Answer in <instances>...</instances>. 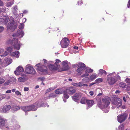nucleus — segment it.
<instances>
[{
  "label": "nucleus",
  "instance_id": "680f3d73",
  "mask_svg": "<svg viewBox=\"0 0 130 130\" xmlns=\"http://www.w3.org/2000/svg\"><path fill=\"white\" fill-rule=\"evenodd\" d=\"M27 12V10H25L23 11V13L24 14H26Z\"/></svg>",
  "mask_w": 130,
  "mask_h": 130
},
{
  "label": "nucleus",
  "instance_id": "423d86ee",
  "mask_svg": "<svg viewBox=\"0 0 130 130\" xmlns=\"http://www.w3.org/2000/svg\"><path fill=\"white\" fill-rule=\"evenodd\" d=\"M12 43L14 48L18 50L20 49V45L19 42H18V39L13 38L12 41Z\"/></svg>",
  "mask_w": 130,
  "mask_h": 130
},
{
  "label": "nucleus",
  "instance_id": "c85d7f7f",
  "mask_svg": "<svg viewBox=\"0 0 130 130\" xmlns=\"http://www.w3.org/2000/svg\"><path fill=\"white\" fill-rule=\"evenodd\" d=\"M87 100L85 98H82L80 100V103L82 104H85Z\"/></svg>",
  "mask_w": 130,
  "mask_h": 130
},
{
  "label": "nucleus",
  "instance_id": "aec40b11",
  "mask_svg": "<svg viewBox=\"0 0 130 130\" xmlns=\"http://www.w3.org/2000/svg\"><path fill=\"white\" fill-rule=\"evenodd\" d=\"M19 51H16L14 52L11 53L10 55L11 56H15L17 58H18L19 56Z\"/></svg>",
  "mask_w": 130,
  "mask_h": 130
},
{
  "label": "nucleus",
  "instance_id": "4c0bfd02",
  "mask_svg": "<svg viewBox=\"0 0 130 130\" xmlns=\"http://www.w3.org/2000/svg\"><path fill=\"white\" fill-rule=\"evenodd\" d=\"M96 77V75L95 74H93L91 76L90 78L92 80H94Z\"/></svg>",
  "mask_w": 130,
  "mask_h": 130
},
{
  "label": "nucleus",
  "instance_id": "c9c22d12",
  "mask_svg": "<svg viewBox=\"0 0 130 130\" xmlns=\"http://www.w3.org/2000/svg\"><path fill=\"white\" fill-rule=\"evenodd\" d=\"M119 86L120 87L122 88H124L126 86V84L125 83H121L119 84Z\"/></svg>",
  "mask_w": 130,
  "mask_h": 130
},
{
  "label": "nucleus",
  "instance_id": "2f4dec72",
  "mask_svg": "<svg viewBox=\"0 0 130 130\" xmlns=\"http://www.w3.org/2000/svg\"><path fill=\"white\" fill-rule=\"evenodd\" d=\"M89 78L87 77H86L83 79V81L85 83H86L89 82Z\"/></svg>",
  "mask_w": 130,
  "mask_h": 130
},
{
  "label": "nucleus",
  "instance_id": "5fc2aeb1",
  "mask_svg": "<svg viewBox=\"0 0 130 130\" xmlns=\"http://www.w3.org/2000/svg\"><path fill=\"white\" fill-rule=\"evenodd\" d=\"M21 27L20 28H21V29H22L24 28V24L23 23H21Z\"/></svg>",
  "mask_w": 130,
  "mask_h": 130
},
{
  "label": "nucleus",
  "instance_id": "864d4df0",
  "mask_svg": "<svg viewBox=\"0 0 130 130\" xmlns=\"http://www.w3.org/2000/svg\"><path fill=\"white\" fill-rule=\"evenodd\" d=\"M3 5V2L0 0V6H2Z\"/></svg>",
  "mask_w": 130,
  "mask_h": 130
},
{
  "label": "nucleus",
  "instance_id": "603ef678",
  "mask_svg": "<svg viewBox=\"0 0 130 130\" xmlns=\"http://www.w3.org/2000/svg\"><path fill=\"white\" fill-rule=\"evenodd\" d=\"M4 52V49H1L0 50V54L3 53Z\"/></svg>",
  "mask_w": 130,
  "mask_h": 130
},
{
  "label": "nucleus",
  "instance_id": "5701e85b",
  "mask_svg": "<svg viewBox=\"0 0 130 130\" xmlns=\"http://www.w3.org/2000/svg\"><path fill=\"white\" fill-rule=\"evenodd\" d=\"M21 109V107L17 105H13L12 107V110L14 111H17Z\"/></svg>",
  "mask_w": 130,
  "mask_h": 130
},
{
  "label": "nucleus",
  "instance_id": "9b49d317",
  "mask_svg": "<svg viewBox=\"0 0 130 130\" xmlns=\"http://www.w3.org/2000/svg\"><path fill=\"white\" fill-rule=\"evenodd\" d=\"M113 103L115 105L120 106L122 105V99L118 98H117L113 101Z\"/></svg>",
  "mask_w": 130,
  "mask_h": 130
},
{
  "label": "nucleus",
  "instance_id": "72a5a7b5",
  "mask_svg": "<svg viewBox=\"0 0 130 130\" xmlns=\"http://www.w3.org/2000/svg\"><path fill=\"white\" fill-rule=\"evenodd\" d=\"M124 124H122L118 127V130H124Z\"/></svg>",
  "mask_w": 130,
  "mask_h": 130
},
{
  "label": "nucleus",
  "instance_id": "f03ea898",
  "mask_svg": "<svg viewBox=\"0 0 130 130\" xmlns=\"http://www.w3.org/2000/svg\"><path fill=\"white\" fill-rule=\"evenodd\" d=\"M10 22L7 26V29H10L13 31L17 28V26L14 23V19L12 17H10L9 19Z\"/></svg>",
  "mask_w": 130,
  "mask_h": 130
},
{
  "label": "nucleus",
  "instance_id": "79ce46f5",
  "mask_svg": "<svg viewBox=\"0 0 130 130\" xmlns=\"http://www.w3.org/2000/svg\"><path fill=\"white\" fill-rule=\"evenodd\" d=\"M17 9H14L13 10V12L14 14L17 16Z\"/></svg>",
  "mask_w": 130,
  "mask_h": 130
},
{
  "label": "nucleus",
  "instance_id": "37998d69",
  "mask_svg": "<svg viewBox=\"0 0 130 130\" xmlns=\"http://www.w3.org/2000/svg\"><path fill=\"white\" fill-rule=\"evenodd\" d=\"M89 75V74L87 73H86L85 74H84L83 75H82L81 76V77H87Z\"/></svg>",
  "mask_w": 130,
  "mask_h": 130
},
{
  "label": "nucleus",
  "instance_id": "a878e982",
  "mask_svg": "<svg viewBox=\"0 0 130 130\" xmlns=\"http://www.w3.org/2000/svg\"><path fill=\"white\" fill-rule=\"evenodd\" d=\"M99 74L101 75L104 74L106 75L107 73L106 71L103 69H100L99 70Z\"/></svg>",
  "mask_w": 130,
  "mask_h": 130
},
{
  "label": "nucleus",
  "instance_id": "4d7b16f0",
  "mask_svg": "<svg viewBox=\"0 0 130 130\" xmlns=\"http://www.w3.org/2000/svg\"><path fill=\"white\" fill-rule=\"evenodd\" d=\"M11 91L10 90H7L6 91V93H11Z\"/></svg>",
  "mask_w": 130,
  "mask_h": 130
},
{
  "label": "nucleus",
  "instance_id": "3c124183",
  "mask_svg": "<svg viewBox=\"0 0 130 130\" xmlns=\"http://www.w3.org/2000/svg\"><path fill=\"white\" fill-rule=\"evenodd\" d=\"M127 6L128 8H130V0H129Z\"/></svg>",
  "mask_w": 130,
  "mask_h": 130
},
{
  "label": "nucleus",
  "instance_id": "9d476101",
  "mask_svg": "<svg viewBox=\"0 0 130 130\" xmlns=\"http://www.w3.org/2000/svg\"><path fill=\"white\" fill-rule=\"evenodd\" d=\"M66 90L68 94L71 95H72L76 92L75 88L73 87H68Z\"/></svg>",
  "mask_w": 130,
  "mask_h": 130
},
{
  "label": "nucleus",
  "instance_id": "cd10ccee",
  "mask_svg": "<svg viewBox=\"0 0 130 130\" xmlns=\"http://www.w3.org/2000/svg\"><path fill=\"white\" fill-rule=\"evenodd\" d=\"M84 70H83L81 69L80 68H78L76 70V72L78 75H81L82 73L83 72Z\"/></svg>",
  "mask_w": 130,
  "mask_h": 130
},
{
  "label": "nucleus",
  "instance_id": "a18cd8bd",
  "mask_svg": "<svg viewBox=\"0 0 130 130\" xmlns=\"http://www.w3.org/2000/svg\"><path fill=\"white\" fill-rule=\"evenodd\" d=\"M62 64L63 66H67V64L65 61H64L62 62Z\"/></svg>",
  "mask_w": 130,
  "mask_h": 130
},
{
  "label": "nucleus",
  "instance_id": "c756f323",
  "mask_svg": "<svg viewBox=\"0 0 130 130\" xmlns=\"http://www.w3.org/2000/svg\"><path fill=\"white\" fill-rule=\"evenodd\" d=\"M17 70L19 72H23L24 71L23 68L21 66L18 67L17 68Z\"/></svg>",
  "mask_w": 130,
  "mask_h": 130
},
{
  "label": "nucleus",
  "instance_id": "7ed1b4c3",
  "mask_svg": "<svg viewBox=\"0 0 130 130\" xmlns=\"http://www.w3.org/2000/svg\"><path fill=\"white\" fill-rule=\"evenodd\" d=\"M36 69L39 71L42 72L43 74H45L48 73L47 68L44 66H41L40 63H38L35 65Z\"/></svg>",
  "mask_w": 130,
  "mask_h": 130
},
{
  "label": "nucleus",
  "instance_id": "de8ad7c7",
  "mask_svg": "<svg viewBox=\"0 0 130 130\" xmlns=\"http://www.w3.org/2000/svg\"><path fill=\"white\" fill-rule=\"evenodd\" d=\"M15 93L16 94L19 95H21V93L19 92L18 91H15Z\"/></svg>",
  "mask_w": 130,
  "mask_h": 130
},
{
  "label": "nucleus",
  "instance_id": "bf43d9fd",
  "mask_svg": "<svg viewBox=\"0 0 130 130\" xmlns=\"http://www.w3.org/2000/svg\"><path fill=\"white\" fill-rule=\"evenodd\" d=\"M21 75L22 76V77H24L26 76V75L24 74H21Z\"/></svg>",
  "mask_w": 130,
  "mask_h": 130
},
{
  "label": "nucleus",
  "instance_id": "7c9ffc66",
  "mask_svg": "<svg viewBox=\"0 0 130 130\" xmlns=\"http://www.w3.org/2000/svg\"><path fill=\"white\" fill-rule=\"evenodd\" d=\"M26 80V78L24 77H20L18 79V80L20 82H24Z\"/></svg>",
  "mask_w": 130,
  "mask_h": 130
},
{
  "label": "nucleus",
  "instance_id": "338daca9",
  "mask_svg": "<svg viewBox=\"0 0 130 130\" xmlns=\"http://www.w3.org/2000/svg\"><path fill=\"white\" fill-rule=\"evenodd\" d=\"M73 48L75 50H77L78 49V47L76 46H74L73 47Z\"/></svg>",
  "mask_w": 130,
  "mask_h": 130
},
{
  "label": "nucleus",
  "instance_id": "2eb2a0df",
  "mask_svg": "<svg viewBox=\"0 0 130 130\" xmlns=\"http://www.w3.org/2000/svg\"><path fill=\"white\" fill-rule=\"evenodd\" d=\"M103 103L104 105V107H107L109 105L110 101L109 98H103L102 99Z\"/></svg>",
  "mask_w": 130,
  "mask_h": 130
},
{
  "label": "nucleus",
  "instance_id": "393cba45",
  "mask_svg": "<svg viewBox=\"0 0 130 130\" xmlns=\"http://www.w3.org/2000/svg\"><path fill=\"white\" fill-rule=\"evenodd\" d=\"M61 61L59 59H56V61L55 63V66H56V68L58 70L60 68V65L59 63H60Z\"/></svg>",
  "mask_w": 130,
  "mask_h": 130
},
{
  "label": "nucleus",
  "instance_id": "f3484780",
  "mask_svg": "<svg viewBox=\"0 0 130 130\" xmlns=\"http://www.w3.org/2000/svg\"><path fill=\"white\" fill-rule=\"evenodd\" d=\"M11 108V106L10 105H5L2 108V110L3 112L5 113L9 110Z\"/></svg>",
  "mask_w": 130,
  "mask_h": 130
},
{
  "label": "nucleus",
  "instance_id": "f257e3e1",
  "mask_svg": "<svg viewBox=\"0 0 130 130\" xmlns=\"http://www.w3.org/2000/svg\"><path fill=\"white\" fill-rule=\"evenodd\" d=\"M120 79V77L119 75L112 77H107L106 82L109 85H113L114 84L118 79Z\"/></svg>",
  "mask_w": 130,
  "mask_h": 130
},
{
  "label": "nucleus",
  "instance_id": "a19ab883",
  "mask_svg": "<svg viewBox=\"0 0 130 130\" xmlns=\"http://www.w3.org/2000/svg\"><path fill=\"white\" fill-rule=\"evenodd\" d=\"M5 82V80L2 78L0 77V84H2Z\"/></svg>",
  "mask_w": 130,
  "mask_h": 130
},
{
  "label": "nucleus",
  "instance_id": "e433bc0d",
  "mask_svg": "<svg viewBox=\"0 0 130 130\" xmlns=\"http://www.w3.org/2000/svg\"><path fill=\"white\" fill-rule=\"evenodd\" d=\"M93 71V70L91 69L90 68H89L86 70V72L88 73H91Z\"/></svg>",
  "mask_w": 130,
  "mask_h": 130
},
{
  "label": "nucleus",
  "instance_id": "0eeeda50",
  "mask_svg": "<svg viewBox=\"0 0 130 130\" xmlns=\"http://www.w3.org/2000/svg\"><path fill=\"white\" fill-rule=\"evenodd\" d=\"M25 72L27 74H34L36 71L33 67L29 65H27L26 67Z\"/></svg>",
  "mask_w": 130,
  "mask_h": 130
},
{
  "label": "nucleus",
  "instance_id": "6e6552de",
  "mask_svg": "<svg viewBox=\"0 0 130 130\" xmlns=\"http://www.w3.org/2000/svg\"><path fill=\"white\" fill-rule=\"evenodd\" d=\"M69 41L67 38H63L61 42V45L63 48H65L69 45Z\"/></svg>",
  "mask_w": 130,
  "mask_h": 130
},
{
  "label": "nucleus",
  "instance_id": "dca6fc26",
  "mask_svg": "<svg viewBox=\"0 0 130 130\" xmlns=\"http://www.w3.org/2000/svg\"><path fill=\"white\" fill-rule=\"evenodd\" d=\"M7 120L0 117V127L4 126Z\"/></svg>",
  "mask_w": 130,
  "mask_h": 130
},
{
  "label": "nucleus",
  "instance_id": "8fccbe9b",
  "mask_svg": "<svg viewBox=\"0 0 130 130\" xmlns=\"http://www.w3.org/2000/svg\"><path fill=\"white\" fill-rule=\"evenodd\" d=\"M77 3L78 5H80L81 4H83L82 1L81 0L79 1Z\"/></svg>",
  "mask_w": 130,
  "mask_h": 130
},
{
  "label": "nucleus",
  "instance_id": "49530a36",
  "mask_svg": "<svg viewBox=\"0 0 130 130\" xmlns=\"http://www.w3.org/2000/svg\"><path fill=\"white\" fill-rule=\"evenodd\" d=\"M4 30V28L3 26L0 27V33L2 32Z\"/></svg>",
  "mask_w": 130,
  "mask_h": 130
},
{
  "label": "nucleus",
  "instance_id": "c03bdc74",
  "mask_svg": "<svg viewBox=\"0 0 130 130\" xmlns=\"http://www.w3.org/2000/svg\"><path fill=\"white\" fill-rule=\"evenodd\" d=\"M125 81L128 83L130 84V78H126L125 79Z\"/></svg>",
  "mask_w": 130,
  "mask_h": 130
},
{
  "label": "nucleus",
  "instance_id": "39448f33",
  "mask_svg": "<svg viewBox=\"0 0 130 130\" xmlns=\"http://www.w3.org/2000/svg\"><path fill=\"white\" fill-rule=\"evenodd\" d=\"M128 115L126 113H123L118 115L117 117V120L120 123L123 122L127 118Z\"/></svg>",
  "mask_w": 130,
  "mask_h": 130
},
{
  "label": "nucleus",
  "instance_id": "e2e57ef3",
  "mask_svg": "<svg viewBox=\"0 0 130 130\" xmlns=\"http://www.w3.org/2000/svg\"><path fill=\"white\" fill-rule=\"evenodd\" d=\"M51 90H52L50 88H49V89H48L47 90V92H49L51 91Z\"/></svg>",
  "mask_w": 130,
  "mask_h": 130
},
{
  "label": "nucleus",
  "instance_id": "473e14b6",
  "mask_svg": "<svg viewBox=\"0 0 130 130\" xmlns=\"http://www.w3.org/2000/svg\"><path fill=\"white\" fill-rule=\"evenodd\" d=\"M67 92H66V91H64L63 93V96L64 98L66 99H68L69 97V96L67 93Z\"/></svg>",
  "mask_w": 130,
  "mask_h": 130
},
{
  "label": "nucleus",
  "instance_id": "0e129e2a",
  "mask_svg": "<svg viewBox=\"0 0 130 130\" xmlns=\"http://www.w3.org/2000/svg\"><path fill=\"white\" fill-rule=\"evenodd\" d=\"M123 100H124V101L126 102V99H125V96H124L123 97Z\"/></svg>",
  "mask_w": 130,
  "mask_h": 130
},
{
  "label": "nucleus",
  "instance_id": "f8f14e48",
  "mask_svg": "<svg viewBox=\"0 0 130 130\" xmlns=\"http://www.w3.org/2000/svg\"><path fill=\"white\" fill-rule=\"evenodd\" d=\"M76 67H78V68H80L82 70H85L86 68V66L84 63L81 62L75 65Z\"/></svg>",
  "mask_w": 130,
  "mask_h": 130
},
{
  "label": "nucleus",
  "instance_id": "412c9836",
  "mask_svg": "<svg viewBox=\"0 0 130 130\" xmlns=\"http://www.w3.org/2000/svg\"><path fill=\"white\" fill-rule=\"evenodd\" d=\"M48 67L49 69L52 71H55L58 70L54 65L50 64L49 65Z\"/></svg>",
  "mask_w": 130,
  "mask_h": 130
},
{
  "label": "nucleus",
  "instance_id": "774afa93",
  "mask_svg": "<svg viewBox=\"0 0 130 130\" xmlns=\"http://www.w3.org/2000/svg\"><path fill=\"white\" fill-rule=\"evenodd\" d=\"M120 93V91L118 90L116 91L115 92V93Z\"/></svg>",
  "mask_w": 130,
  "mask_h": 130
},
{
  "label": "nucleus",
  "instance_id": "13d9d810",
  "mask_svg": "<svg viewBox=\"0 0 130 130\" xmlns=\"http://www.w3.org/2000/svg\"><path fill=\"white\" fill-rule=\"evenodd\" d=\"M89 93L91 96L93 95L94 94V93L92 91H91Z\"/></svg>",
  "mask_w": 130,
  "mask_h": 130
},
{
  "label": "nucleus",
  "instance_id": "09e8293b",
  "mask_svg": "<svg viewBox=\"0 0 130 130\" xmlns=\"http://www.w3.org/2000/svg\"><path fill=\"white\" fill-rule=\"evenodd\" d=\"M14 72L15 74L17 75H20V72L17 70V71H15Z\"/></svg>",
  "mask_w": 130,
  "mask_h": 130
},
{
  "label": "nucleus",
  "instance_id": "6e6d98bb",
  "mask_svg": "<svg viewBox=\"0 0 130 130\" xmlns=\"http://www.w3.org/2000/svg\"><path fill=\"white\" fill-rule=\"evenodd\" d=\"M29 90V88L28 87H25L24 88V90L25 91H27Z\"/></svg>",
  "mask_w": 130,
  "mask_h": 130
},
{
  "label": "nucleus",
  "instance_id": "4be33fe9",
  "mask_svg": "<svg viewBox=\"0 0 130 130\" xmlns=\"http://www.w3.org/2000/svg\"><path fill=\"white\" fill-rule=\"evenodd\" d=\"M98 100V106L101 108H104V105H103V103L102 104L101 101L100 99H99Z\"/></svg>",
  "mask_w": 130,
  "mask_h": 130
},
{
  "label": "nucleus",
  "instance_id": "6ab92c4d",
  "mask_svg": "<svg viewBox=\"0 0 130 130\" xmlns=\"http://www.w3.org/2000/svg\"><path fill=\"white\" fill-rule=\"evenodd\" d=\"M94 101L93 100H87L86 101V103L89 107H91L93 105Z\"/></svg>",
  "mask_w": 130,
  "mask_h": 130
},
{
  "label": "nucleus",
  "instance_id": "bb28decb",
  "mask_svg": "<svg viewBox=\"0 0 130 130\" xmlns=\"http://www.w3.org/2000/svg\"><path fill=\"white\" fill-rule=\"evenodd\" d=\"M72 85L74 86H75L76 87H81L82 86V83L81 82L75 83H72Z\"/></svg>",
  "mask_w": 130,
  "mask_h": 130
},
{
  "label": "nucleus",
  "instance_id": "20e7f679",
  "mask_svg": "<svg viewBox=\"0 0 130 130\" xmlns=\"http://www.w3.org/2000/svg\"><path fill=\"white\" fill-rule=\"evenodd\" d=\"M35 106L33 105L30 106L21 107V109L25 111L35 110L37 109L35 108Z\"/></svg>",
  "mask_w": 130,
  "mask_h": 130
},
{
  "label": "nucleus",
  "instance_id": "4468645a",
  "mask_svg": "<svg viewBox=\"0 0 130 130\" xmlns=\"http://www.w3.org/2000/svg\"><path fill=\"white\" fill-rule=\"evenodd\" d=\"M12 47H8L6 48V50L8 51L7 52L6 51L2 55H1V56L3 57H5L8 53H10L12 50Z\"/></svg>",
  "mask_w": 130,
  "mask_h": 130
},
{
  "label": "nucleus",
  "instance_id": "ea45409f",
  "mask_svg": "<svg viewBox=\"0 0 130 130\" xmlns=\"http://www.w3.org/2000/svg\"><path fill=\"white\" fill-rule=\"evenodd\" d=\"M10 83V81L9 80H6L5 83H4V85L5 86H7L9 85Z\"/></svg>",
  "mask_w": 130,
  "mask_h": 130
},
{
  "label": "nucleus",
  "instance_id": "69168bd1",
  "mask_svg": "<svg viewBox=\"0 0 130 130\" xmlns=\"http://www.w3.org/2000/svg\"><path fill=\"white\" fill-rule=\"evenodd\" d=\"M122 109H124L126 108V106L125 105H123V106H122Z\"/></svg>",
  "mask_w": 130,
  "mask_h": 130
},
{
  "label": "nucleus",
  "instance_id": "b1692460",
  "mask_svg": "<svg viewBox=\"0 0 130 130\" xmlns=\"http://www.w3.org/2000/svg\"><path fill=\"white\" fill-rule=\"evenodd\" d=\"M64 91L61 88L56 90L55 92L56 94H60L63 93Z\"/></svg>",
  "mask_w": 130,
  "mask_h": 130
},
{
  "label": "nucleus",
  "instance_id": "f704fd0d",
  "mask_svg": "<svg viewBox=\"0 0 130 130\" xmlns=\"http://www.w3.org/2000/svg\"><path fill=\"white\" fill-rule=\"evenodd\" d=\"M102 81L103 79L102 78L97 79L95 80L96 83H99L102 82Z\"/></svg>",
  "mask_w": 130,
  "mask_h": 130
},
{
  "label": "nucleus",
  "instance_id": "a211bd4d",
  "mask_svg": "<svg viewBox=\"0 0 130 130\" xmlns=\"http://www.w3.org/2000/svg\"><path fill=\"white\" fill-rule=\"evenodd\" d=\"M24 35V32L22 31H21L16 33L13 34L12 35V36L14 37H18V36L20 35H22V37Z\"/></svg>",
  "mask_w": 130,
  "mask_h": 130
},
{
  "label": "nucleus",
  "instance_id": "1a4fd4ad",
  "mask_svg": "<svg viewBox=\"0 0 130 130\" xmlns=\"http://www.w3.org/2000/svg\"><path fill=\"white\" fill-rule=\"evenodd\" d=\"M82 94L80 92L76 93L72 96V99L75 101L79 100L82 97Z\"/></svg>",
  "mask_w": 130,
  "mask_h": 130
},
{
  "label": "nucleus",
  "instance_id": "58836bf2",
  "mask_svg": "<svg viewBox=\"0 0 130 130\" xmlns=\"http://www.w3.org/2000/svg\"><path fill=\"white\" fill-rule=\"evenodd\" d=\"M14 2H12L11 3L10 2H8V3L6 6L7 7H10L13 4Z\"/></svg>",
  "mask_w": 130,
  "mask_h": 130
},
{
  "label": "nucleus",
  "instance_id": "ddd939ff",
  "mask_svg": "<svg viewBox=\"0 0 130 130\" xmlns=\"http://www.w3.org/2000/svg\"><path fill=\"white\" fill-rule=\"evenodd\" d=\"M9 17L8 16H3L2 18H0V22L2 24H6L8 22Z\"/></svg>",
  "mask_w": 130,
  "mask_h": 130
},
{
  "label": "nucleus",
  "instance_id": "052dcab7",
  "mask_svg": "<svg viewBox=\"0 0 130 130\" xmlns=\"http://www.w3.org/2000/svg\"><path fill=\"white\" fill-rule=\"evenodd\" d=\"M66 70H67V69H62L61 70H58V71H66Z\"/></svg>",
  "mask_w": 130,
  "mask_h": 130
}]
</instances>
